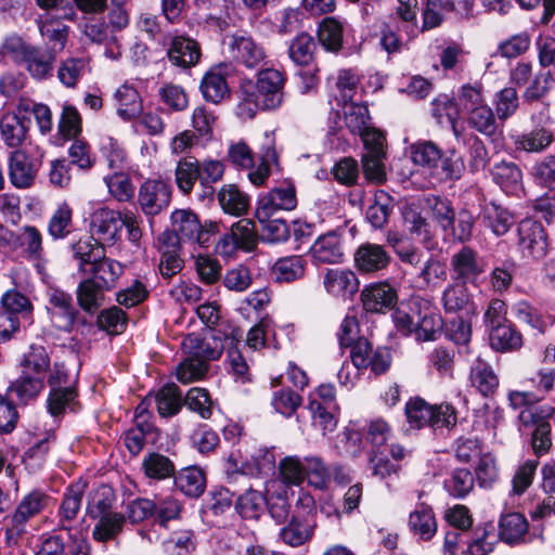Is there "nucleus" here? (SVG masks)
Returning a JSON list of instances; mask_svg holds the SVG:
<instances>
[{
  "mask_svg": "<svg viewBox=\"0 0 555 555\" xmlns=\"http://www.w3.org/2000/svg\"><path fill=\"white\" fill-rule=\"evenodd\" d=\"M298 504L306 507L301 511L298 506L287 525L281 528L280 538L289 546L296 547L308 542L317 528L315 508L312 496L302 495Z\"/></svg>",
  "mask_w": 555,
  "mask_h": 555,
  "instance_id": "obj_2",
  "label": "nucleus"
},
{
  "mask_svg": "<svg viewBox=\"0 0 555 555\" xmlns=\"http://www.w3.org/2000/svg\"><path fill=\"white\" fill-rule=\"evenodd\" d=\"M442 305L447 312L468 310L472 306V300L465 282L459 281L448 286L442 294Z\"/></svg>",
  "mask_w": 555,
  "mask_h": 555,
  "instance_id": "obj_46",
  "label": "nucleus"
},
{
  "mask_svg": "<svg viewBox=\"0 0 555 555\" xmlns=\"http://www.w3.org/2000/svg\"><path fill=\"white\" fill-rule=\"evenodd\" d=\"M201 91L205 100L212 103H220L229 95L223 66L212 67L205 74L201 82Z\"/></svg>",
  "mask_w": 555,
  "mask_h": 555,
  "instance_id": "obj_30",
  "label": "nucleus"
},
{
  "mask_svg": "<svg viewBox=\"0 0 555 555\" xmlns=\"http://www.w3.org/2000/svg\"><path fill=\"white\" fill-rule=\"evenodd\" d=\"M224 165L219 159L205 158L198 160V181L204 188H211L214 183L222 180Z\"/></svg>",
  "mask_w": 555,
  "mask_h": 555,
  "instance_id": "obj_63",
  "label": "nucleus"
},
{
  "mask_svg": "<svg viewBox=\"0 0 555 555\" xmlns=\"http://www.w3.org/2000/svg\"><path fill=\"white\" fill-rule=\"evenodd\" d=\"M156 409L160 416L169 417L182 408V395L175 384L164 386L155 396Z\"/></svg>",
  "mask_w": 555,
  "mask_h": 555,
  "instance_id": "obj_43",
  "label": "nucleus"
},
{
  "mask_svg": "<svg viewBox=\"0 0 555 555\" xmlns=\"http://www.w3.org/2000/svg\"><path fill=\"white\" fill-rule=\"evenodd\" d=\"M534 182L545 189L555 190V156H546L535 163L531 171Z\"/></svg>",
  "mask_w": 555,
  "mask_h": 555,
  "instance_id": "obj_62",
  "label": "nucleus"
},
{
  "mask_svg": "<svg viewBox=\"0 0 555 555\" xmlns=\"http://www.w3.org/2000/svg\"><path fill=\"white\" fill-rule=\"evenodd\" d=\"M221 209L231 216L241 217L249 208V196L235 184H224L217 194Z\"/></svg>",
  "mask_w": 555,
  "mask_h": 555,
  "instance_id": "obj_28",
  "label": "nucleus"
},
{
  "mask_svg": "<svg viewBox=\"0 0 555 555\" xmlns=\"http://www.w3.org/2000/svg\"><path fill=\"white\" fill-rule=\"evenodd\" d=\"M275 466V455L272 450L259 449L250 457L242 463L240 470L248 476L268 475Z\"/></svg>",
  "mask_w": 555,
  "mask_h": 555,
  "instance_id": "obj_44",
  "label": "nucleus"
},
{
  "mask_svg": "<svg viewBox=\"0 0 555 555\" xmlns=\"http://www.w3.org/2000/svg\"><path fill=\"white\" fill-rule=\"evenodd\" d=\"M489 340L493 349L498 351H514L522 346V336L508 321L489 331Z\"/></svg>",
  "mask_w": 555,
  "mask_h": 555,
  "instance_id": "obj_32",
  "label": "nucleus"
},
{
  "mask_svg": "<svg viewBox=\"0 0 555 555\" xmlns=\"http://www.w3.org/2000/svg\"><path fill=\"white\" fill-rule=\"evenodd\" d=\"M87 68L85 59H68L60 66L57 77L67 88H74Z\"/></svg>",
  "mask_w": 555,
  "mask_h": 555,
  "instance_id": "obj_64",
  "label": "nucleus"
},
{
  "mask_svg": "<svg viewBox=\"0 0 555 555\" xmlns=\"http://www.w3.org/2000/svg\"><path fill=\"white\" fill-rule=\"evenodd\" d=\"M518 246L524 257L543 259L548 253L547 234L541 223L525 219L518 225Z\"/></svg>",
  "mask_w": 555,
  "mask_h": 555,
  "instance_id": "obj_5",
  "label": "nucleus"
},
{
  "mask_svg": "<svg viewBox=\"0 0 555 555\" xmlns=\"http://www.w3.org/2000/svg\"><path fill=\"white\" fill-rule=\"evenodd\" d=\"M90 229L102 245H114L124 229L122 212L106 207L99 208L91 215Z\"/></svg>",
  "mask_w": 555,
  "mask_h": 555,
  "instance_id": "obj_7",
  "label": "nucleus"
},
{
  "mask_svg": "<svg viewBox=\"0 0 555 555\" xmlns=\"http://www.w3.org/2000/svg\"><path fill=\"white\" fill-rule=\"evenodd\" d=\"M528 532V521L520 513H508L501 517L499 537L507 544L521 542Z\"/></svg>",
  "mask_w": 555,
  "mask_h": 555,
  "instance_id": "obj_31",
  "label": "nucleus"
},
{
  "mask_svg": "<svg viewBox=\"0 0 555 555\" xmlns=\"http://www.w3.org/2000/svg\"><path fill=\"white\" fill-rule=\"evenodd\" d=\"M552 129L541 126L518 135L514 142L516 150L527 153H543L554 142Z\"/></svg>",
  "mask_w": 555,
  "mask_h": 555,
  "instance_id": "obj_25",
  "label": "nucleus"
},
{
  "mask_svg": "<svg viewBox=\"0 0 555 555\" xmlns=\"http://www.w3.org/2000/svg\"><path fill=\"white\" fill-rule=\"evenodd\" d=\"M361 300L366 311L385 312L396 306L398 294L387 282L374 283L362 289Z\"/></svg>",
  "mask_w": 555,
  "mask_h": 555,
  "instance_id": "obj_12",
  "label": "nucleus"
},
{
  "mask_svg": "<svg viewBox=\"0 0 555 555\" xmlns=\"http://www.w3.org/2000/svg\"><path fill=\"white\" fill-rule=\"evenodd\" d=\"M182 349L185 356L195 360L209 361L218 359L223 350V344L220 338L212 334L201 337L198 334H189L182 340Z\"/></svg>",
  "mask_w": 555,
  "mask_h": 555,
  "instance_id": "obj_11",
  "label": "nucleus"
},
{
  "mask_svg": "<svg viewBox=\"0 0 555 555\" xmlns=\"http://www.w3.org/2000/svg\"><path fill=\"white\" fill-rule=\"evenodd\" d=\"M10 177L12 183L17 188L31 185L35 173L33 160L24 152L16 151L11 156Z\"/></svg>",
  "mask_w": 555,
  "mask_h": 555,
  "instance_id": "obj_38",
  "label": "nucleus"
},
{
  "mask_svg": "<svg viewBox=\"0 0 555 555\" xmlns=\"http://www.w3.org/2000/svg\"><path fill=\"white\" fill-rule=\"evenodd\" d=\"M305 264L301 256L284 257L272 267V275L278 282H293L304 275Z\"/></svg>",
  "mask_w": 555,
  "mask_h": 555,
  "instance_id": "obj_45",
  "label": "nucleus"
},
{
  "mask_svg": "<svg viewBox=\"0 0 555 555\" xmlns=\"http://www.w3.org/2000/svg\"><path fill=\"white\" fill-rule=\"evenodd\" d=\"M104 182L109 194L119 202L129 201L134 194V186L130 177L122 171L106 176Z\"/></svg>",
  "mask_w": 555,
  "mask_h": 555,
  "instance_id": "obj_53",
  "label": "nucleus"
},
{
  "mask_svg": "<svg viewBox=\"0 0 555 555\" xmlns=\"http://www.w3.org/2000/svg\"><path fill=\"white\" fill-rule=\"evenodd\" d=\"M301 397L291 389L274 391L271 399L273 409L286 417L292 416L301 405Z\"/></svg>",
  "mask_w": 555,
  "mask_h": 555,
  "instance_id": "obj_59",
  "label": "nucleus"
},
{
  "mask_svg": "<svg viewBox=\"0 0 555 555\" xmlns=\"http://www.w3.org/2000/svg\"><path fill=\"white\" fill-rule=\"evenodd\" d=\"M1 52L4 56L11 57L15 63L33 73L35 54L33 49L26 46L22 38L17 36L7 38L2 44Z\"/></svg>",
  "mask_w": 555,
  "mask_h": 555,
  "instance_id": "obj_40",
  "label": "nucleus"
},
{
  "mask_svg": "<svg viewBox=\"0 0 555 555\" xmlns=\"http://www.w3.org/2000/svg\"><path fill=\"white\" fill-rule=\"evenodd\" d=\"M423 297H413L408 304L401 305L393 313V322L399 332L404 335H410L414 332L416 320L420 317V311L415 306H421Z\"/></svg>",
  "mask_w": 555,
  "mask_h": 555,
  "instance_id": "obj_49",
  "label": "nucleus"
},
{
  "mask_svg": "<svg viewBox=\"0 0 555 555\" xmlns=\"http://www.w3.org/2000/svg\"><path fill=\"white\" fill-rule=\"evenodd\" d=\"M278 162V155L272 146H267L260 154V162L256 169L248 172V180L255 186H261L271 175V166Z\"/></svg>",
  "mask_w": 555,
  "mask_h": 555,
  "instance_id": "obj_61",
  "label": "nucleus"
},
{
  "mask_svg": "<svg viewBox=\"0 0 555 555\" xmlns=\"http://www.w3.org/2000/svg\"><path fill=\"white\" fill-rule=\"evenodd\" d=\"M409 527L422 540H430L437 531V521L431 508L421 504L409 516Z\"/></svg>",
  "mask_w": 555,
  "mask_h": 555,
  "instance_id": "obj_35",
  "label": "nucleus"
},
{
  "mask_svg": "<svg viewBox=\"0 0 555 555\" xmlns=\"http://www.w3.org/2000/svg\"><path fill=\"white\" fill-rule=\"evenodd\" d=\"M93 519H96V522L92 529V538L101 543L115 540L126 524L125 515L119 512L98 515Z\"/></svg>",
  "mask_w": 555,
  "mask_h": 555,
  "instance_id": "obj_26",
  "label": "nucleus"
},
{
  "mask_svg": "<svg viewBox=\"0 0 555 555\" xmlns=\"http://www.w3.org/2000/svg\"><path fill=\"white\" fill-rule=\"evenodd\" d=\"M105 289L94 279H83L77 287V302L87 313H95L105 301Z\"/></svg>",
  "mask_w": 555,
  "mask_h": 555,
  "instance_id": "obj_27",
  "label": "nucleus"
},
{
  "mask_svg": "<svg viewBox=\"0 0 555 555\" xmlns=\"http://www.w3.org/2000/svg\"><path fill=\"white\" fill-rule=\"evenodd\" d=\"M345 124L352 133L362 132L367 125L369 109L365 105L351 101L344 102Z\"/></svg>",
  "mask_w": 555,
  "mask_h": 555,
  "instance_id": "obj_55",
  "label": "nucleus"
},
{
  "mask_svg": "<svg viewBox=\"0 0 555 555\" xmlns=\"http://www.w3.org/2000/svg\"><path fill=\"white\" fill-rule=\"evenodd\" d=\"M176 487L190 498L201 496L206 489V476L196 466L182 468L175 478Z\"/></svg>",
  "mask_w": 555,
  "mask_h": 555,
  "instance_id": "obj_33",
  "label": "nucleus"
},
{
  "mask_svg": "<svg viewBox=\"0 0 555 555\" xmlns=\"http://www.w3.org/2000/svg\"><path fill=\"white\" fill-rule=\"evenodd\" d=\"M267 499L261 491L248 489L236 501L235 508L246 519H258L264 512Z\"/></svg>",
  "mask_w": 555,
  "mask_h": 555,
  "instance_id": "obj_41",
  "label": "nucleus"
},
{
  "mask_svg": "<svg viewBox=\"0 0 555 555\" xmlns=\"http://www.w3.org/2000/svg\"><path fill=\"white\" fill-rule=\"evenodd\" d=\"M208 371V364L204 360H195L185 356L184 360L177 366V379L183 384H190L202 379Z\"/></svg>",
  "mask_w": 555,
  "mask_h": 555,
  "instance_id": "obj_56",
  "label": "nucleus"
},
{
  "mask_svg": "<svg viewBox=\"0 0 555 555\" xmlns=\"http://www.w3.org/2000/svg\"><path fill=\"white\" fill-rule=\"evenodd\" d=\"M496 542L491 524L477 526L473 533L467 535V547L463 550L466 555H488L490 554Z\"/></svg>",
  "mask_w": 555,
  "mask_h": 555,
  "instance_id": "obj_34",
  "label": "nucleus"
},
{
  "mask_svg": "<svg viewBox=\"0 0 555 555\" xmlns=\"http://www.w3.org/2000/svg\"><path fill=\"white\" fill-rule=\"evenodd\" d=\"M122 271L124 268L120 262L103 256L91 264V276L89 279H94L99 285L109 291L115 286Z\"/></svg>",
  "mask_w": 555,
  "mask_h": 555,
  "instance_id": "obj_36",
  "label": "nucleus"
},
{
  "mask_svg": "<svg viewBox=\"0 0 555 555\" xmlns=\"http://www.w3.org/2000/svg\"><path fill=\"white\" fill-rule=\"evenodd\" d=\"M421 306H415L418 309L420 317L416 320L415 333L416 339L423 341L436 340L442 331V319L436 312L433 304L428 299L420 301Z\"/></svg>",
  "mask_w": 555,
  "mask_h": 555,
  "instance_id": "obj_14",
  "label": "nucleus"
},
{
  "mask_svg": "<svg viewBox=\"0 0 555 555\" xmlns=\"http://www.w3.org/2000/svg\"><path fill=\"white\" fill-rule=\"evenodd\" d=\"M43 38L51 44L50 49L37 57V78H44L51 75L53 62L56 55L63 51L67 37V27L60 21L51 24H43L40 27Z\"/></svg>",
  "mask_w": 555,
  "mask_h": 555,
  "instance_id": "obj_6",
  "label": "nucleus"
},
{
  "mask_svg": "<svg viewBox=\"0 0 555 555\" xmlns=\"http://www.w3.org/2000/svg\"><path fill=\"white\" fill-rule=\"evenodd\" d=\"M311 257L317 263H338L343 261L341 242L335 233H327L315 240L310 248Z\"/></svg>",
  "mask_w": 555,
  "mask_h": 555,
  "instance_id": "obj_20",
  "label": "nucleus"
},
{
  "mask_svg": "<svg viewBox=\"0 0 555 555\" xmlns=\"http://www.w3.org/2000/svg\"><path fill=\"white\" fill-rule=\"evenodd\" d=\"M231 233L242 249L251 250L257 244L255 222L250 219H241L234 223Z\"/></svg>",
  "mask_w": 555,
  "mask_h": 555,
  "instance_id": "obj_60",
  "label": "nucleus"
},
{
  "mask_svg": "<svg viewBox=\"0 0 555 555\" xmlns=\"http://www.w3.org/2000/svg\"><path fill=\"white\" fill-rule=\"evenodd\" d=\"M284 75L273 68L262 69L258 74L256 104L264 109H275L283 102Z\"/></svg>",
  "mask_w": 555,
  "mask_h": 555,
  "instance_id": "obj_8",
  "label": "nucleus"
},
{
  "mask_svg": "<svg viewBox=\"0 0 555 555\" xmlns=\"http://www.w3.org/2000/svg\"><path fill=\"white\" fill-rule=\"evenodd\" d=\"M142 469L147 478L163 480L173 475L175 465L167 456L152 452L144 456Z\"/></svg>",
  "mask_w": 555,
  "mask_h": 555,
  "instance_id": "obj_47",
  "label": "nucleus"
},
{
  "mask_svg": "<svg viewBox=\"0 0 555 555\" xmlns=\"http://www.w3.org/2000/svg\"><path fill=\"white\" fill-rule=\"evenodd\" d=\"M171 199V189L164 180L149 179L138 192V203L144 215L154 217L167 208Z\"/></svg>",
  "mask_w": 555,
  "mask_h": 555,
  "instance_id": "obj_9",
  "label": "nucleus"
},
{
  "mask_svg": "<svg viewBox=\"0 0 555 555\" xmlns=\"http://www.w3.org/2000/svg\"><path fill=\"white\" fill-rule=\"evenodd\" d=\"M281 480L286 486H299L305 479L306 470L299 459L286 456L279 464Z\"/></svg>",
  "mask_w": 555,
  "mask_h": 555,
  "instance_id": "obj_58",
  "label": "nucleus"
},
{
  "mask_svg": "<svg viewBox=\"0 0 555 555\" xmlns=\"http://www.w3.org/2000/svg\"><path fill=\"white\" fill-rule=\"evenodd\" d=\"M198 159L194 156L181 158L176 166L175 178L178 189L183 194H189L198 180Z\"/></svg>",
  "mask_w": 555,
  "mask_h": 555,
  "instance_id": "obj_42",
  "label": "nucleus"
},
{
  "mask_svg": "<svg viewBox=\"0 0 555 555\" xmlns=\"http://www.w3.org/2000/svg\"><path fill=\"white\" fill-rule=\"evenodd\" d=\"M354 262L359 271L371 273L385 269L390 262V255L378 244L361 245L354 254Z\"/></svg>",
  "mask_w": 555,
  "mask_h": 555,
  "instance_id": "obj_16",
  "label": "nucleus"
},
{
  "mask_svg": "<svg viewBox=\"0 0 555 555\" xmlns=\"http://www.w3.org/2000/svg\"><path fill=\"white\" fill-rule=\"evenodd\" d=\"M446 276L447 272L444 264L435 258L426 260L417 274L420 286L422 288L436 287L446 279Z\"/></svg>",
  "mask_w": 555,
  "mask_h": 555,
  "instance_id": "obj_57",
  "label": "nucleus"
},
{
  "mask_svg": "<svg viewBox=\"0 0 555 555\" xmlns=\"http://www.w3.org/2000/svg\"><path fill=\"white\" fill-rule=\"evenodd\" d=\"M30 124L13 114H7L1 119V134L4 142L12 147L18 146L25 139Z\"/></svg>",
  "mask_w": 555,
  "mask_h": 555,
  "instance_id": "obj_48",
  "label": "nucleus"
},
{
  "mask_svg": "<svg viewBox=\"0 0 555 555\" xmlns=\"http://www.w3.org/2000/svg\"><path fill=\"white\" fill-rule=\"evenodd\" d=\"M315 50L314 39L308 34H300L291 42L288 54L297 65H308Z\"/></svg>",
  "mask_w": 555,
  "mask_h": 555,
  "instance_id": "obj_52",
  "label": "nucleus"
},
{
  "mask_svg": "<svg viewBox=\"0 0 555 555\" xmlns=\"http://www.w3.org/2000/svg\"><path fill=\"white\" fill-rule=\"evenodd\" d=\"M323 286L327 294L335 297H347L358 291L356 274L345 269H327L323 275Z\"/></svg>",
  "mask_w": 555,
  "mask_h": 555,
  "instance_id": "obj_15",
  "label": "nucleus"
},
{
  "mask_svg": "<svg viewBox=\"0 0 555 555\" xmlns=\"http://www.w3.org/2000/svg\"><path fill=\"white\" fill-rule=\"evenodd\" d=\"M411 157L415 165L429 170L442 169L447 178H457L461 173V164L456 159L442 156L441 150L430 141L414 143L410 146Z\"/></svg>",
  "mask_w": 555,
  "mask_h": 555,
  "instance_id": "obj_3",
  "label": "nucleus"
},
{
  "mask_svg": "<svg viewBox=\"0 0 555 555\" xmlns=\"http://www.w3.org/2000/svg\"><path fill=\"white\" fill-rule=\"evenodd\" d=\"M403 223L410 234L424 244L427 249L435 246L431 225L414 205H408L402 211Z\"/></svg>",
  "mask_w": 555,
  "mask_h": 555,
  "instance_id": "obj_17",
  "label": "nucleus"
},
{
  "mask_svg": "<svg viewBox=\"0 0 555 555\" xmlns=\"http://www.w3.org/2000/svg\"><path fill=\"white\" fill-rule=\"evenodd\" d=\"M75 259L79 261V271L86 272V266L103 258L104 249L98 240L91 236H85L78 240L72 247Z\"/></svg>",
  "mask_w": 555,
  "mask_h": 555,
  "instance_id": "obj_37",
  "label": "nucleus"
},
{
  "mask_svg": "<svg viewBox=\"0 0 555 555\" xmlns=\"http://www.w3.org/2000/svg\"><path fill=\"white\" fill-rule=\"evenodd\" d=\"M466 115L468 126L476 131L488 137L496 132V119L489 105L483 104L479 107H475V109L466 113Z\"/></svg>",
  "mask_w": 555,
  "mask_h": 555,
  "instance_id": "obj_50",
  "label": "nucleus"
},
{
  "mask_svg": "<svg viewBox=\"0 0 555 555\" xmlns=\"http://www.w3.org/2000/svg\"><path fill=\"white\" fill-rule=\"evenodd\" d=\"M297 197L295 186L285 182L261 196L258 201L256 216L259 222H264L279 211H291L296 208Z\"/></svg>",
  "mask_w": 555,
  "mask_h": 555,
  "instance_id": "obj_4",
  "label": "nucleus"
},
{
  "mask_svg": "<svg viewBox=\"0 0 555 555\" xmlns=\"http://www.w3.org/2000/svg\"><path fill=\"white\" fill-rule=\"evenodd\" d=\"M115 100L117 114L125 120L134 119L142 113V99L137 89L127 82L116 90Z\"/></svg>",
  "mask_w": 555,
  "mask_h": 555,
  "instance_id": "obj_29",
  "label": "nucleus"
},
{
  "mask_svg": "<svg viewBox=\"0 0 555 555\" xmlns=\"http://www.w3.org/2000/svg\"><path fill=\"white\" fill-rule=\"evenodd\" d=\"M451 268L455 279L465 283L474 281L482 272L477 253L468 246H463L452 256Z\"/></svg>",
  "mask_w": 555,
  "mask_h": 555,
  "instance_id": "obj_18",
  "label": "nucleus"
},
{
  "mask_svg": "<svg viewBox=\"0 0 555 555\" xmlns=\"http://www.w3.org/2000/svg\"><path fill=\"white\" fill-rule=\"evenodd\" d=\"M171 228L183 242L196 243L202 223L198 216L190 208L176 209L170 215Z\"/></svg>",
  "mask_w": 555,
  "mask_h": 555,
  "instance_id": "obj_21",
  "label": "nucleus"
},
{
  "mask_svg": "<svg viewBox=\"0 0 555 555\" xmlns=\"http://www.w3.org/2000/svg\"><path fill=\"white\" fill-rule=\"evenodd\" d=\"M319 40L330 51H337L343 43V25L334 17H326L319 27Z\"/></svg>",
  "mask_w": 555,
  "mask_h": 555,
  "instance_id": "obj_51",
  "label": "nucleus"
},
{
  "mask_svg": "<svg viewBox=\"0 0 555 555\" xmlns=\"http://www.w3.org/2000/svg\"><path fill=\"white\" fill-rule=\"evenodd\" d=\"M229 47L232 56L248 68L257 67L266 59L263 48L248 36L233 35Z\"/></svg>",
  "mask_w": 555,
  "mask_h": 555,
  "instance_id": "obj_13",
  "label": "nucleus"
},
{
  "mask_svg": "<svg viewBox=\"0 0 555 555\" xmlns=\"http://www.w3.org/2000/svg\"><path fill=\"white\" fill-rule=\"evenodd\" d=\"M470 384L482 396L493 393L499 386V378L492 367L478 359L470 369Z\"/></svg>",
  "mask_w": 555,
  "mask_h": 555,
  "instance_id": "obj_39",
  "label": "nucleus"
},
{
  "mask_svg": "<svg viewBox=\"0 0 555 555\" xmlns=\"http://www.w3.org/2000/svg\"><path fill=\"white\" fill-rule=\"evenodd\" d=\"M405 416L411 427L434 428L453 427L456 424V413L450 404L431 405L422 398H411L405 403Z\"/></svg>",
  "mask_w": 555,
  "mask_h": 555,
  "instance_id": "obj_1",
  "label": "nucleus"
},
{
  "mask_svg": "<svg viewBox=\"0 0 555 555\" xmlns=\"http://www.w3.org/2000/svg\"><path fill=\"white\" fill-rule=\"evenodd\" d=\"M37 274H39L41 276V281L49 286L48 296L50 304L54 307V309H59V317L62 319V322L59 323L57 326L66 327L72 325L75 319V312L72 306V298L64 292L57 288H52V271L49 268H47L46 261H42L38 251Z\"/></svg>",
  "mask_w": 555,
  "mask_h": 555,
  "instance_id": "obj_10",
  "label": "nucleus"
},
{
  "mask_svg": "<svg viewBox=\"0 0 555 555\" xmlns=\"http://www.w3.org/2000/svg\"><path fill=\"white\" fill-rule=\"evenodd\" d=\"M10 395L21 403H28L35 397V360L31 353L21 362V375L10 387Z\"/></svg>",
  "mask_w": 555,
  "mask_h": 555,
  "instance_id": "obj_19",
  "label": "nucleus"
},
{
  "mask_svg": "<svg viewBox=\"0 0 555 555\" xmlns=\"http://www.w3.org/2000/svg\"><path fill=\"white\" fill-rule=\"evenodd\" d=\"M511 311L516 320L526 323L539 332H543L546 327L542 314L526 300L515 302L512 306Z\"/></svg>",
  "mask_w": 555,
  "mask_h": 555,
  "instance_id": "obj_54",
  "label": "nucleus"
},
{
  "mask_svg": "<svg viewBox=\"0 0 555 555\" xmlns=\"http://www.w3.org/2000/svg\"><path fill=\"white\" fill-rule=\"evenodd\" d=\"M492 180L507 194H517L522 190V172L512 162H500L491 169Z\"/></svg>",
  "mask_w": 555,
  "mask_h": 555,
  "instance_id": "obj_22",
  "label": "nucleus"
},
{
  "mask_svg": "<svg viewBox=\"0 0 555 555\" xmlns=\"http://www.w3.org/2000/svg\"><path fill=\"white\" fill-rule=\"evenodd\" d=\"M480 217L482 223L496 236L506 234L514 223L513 215L494 202L482 206Z\"/></svg>",
  "mask_w": 555,
  "mask_h": 555,
  "instance_id": "obj_24",
  "label": "nucleus"
},
{
  "mask_svg": "<svg viewBox=\"0 0 555 555\" xmlns=\"http://www.w3.org/2000/svg\"><path fill=\"white\" fill-rule=\"evenodd\" d=\"M199 56V47L193 39L183 36L172 39L168 50V57L172 64L186 68L195 65Z\"/></svg>",
  "mask_w": 555,
  "mask_h": 555,
  "instance_id": "obj_23",
  "label": "nucleus"
}]
</instances>
